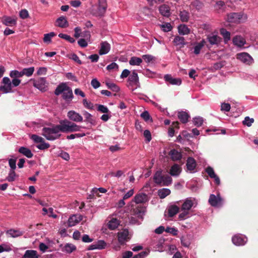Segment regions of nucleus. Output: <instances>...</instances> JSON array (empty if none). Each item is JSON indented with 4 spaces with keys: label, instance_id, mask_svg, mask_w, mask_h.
<instances>
[{
    "label": "nucleus",
    "instance_id": "obj_1",
    "mask_svg": "<svg viewBox=\"0 0 258 258\" xmlns=\"http://www.w3.org/2000/svg\"><path fill=\"white\" fill-rule=\"evenodd\" d=\"M54 94L57 96L62 94V98L68 103L71 102L74 98L72 88L65 83H61L57 86Z\"/></svg>",
    "mask_w": 258,
    "mask_h": 258
},
{
    "label": "nucleus",
    "instance_id": "obj_2",
    "mask_svg": "<svg viewBox=\"0 0 258 258\" xmlns=\"http://www.w3.org/2000/svg\"><path fill=\"white\" fill-rule=\"evenodd\" d=\"M59 124L60 132L62 133H71L80 131L81 128V126L68 119L60 120Z\"/></svg>",
    "mask_w": 258,
    "mask_h": 258
},
{
    "label": "nucleus",
    "instance_id": "obj_3",
    "mask_svg": "<svg viewBox=\"0 0 258 258\" xmlns=\"http://www.w3.org/2000/svg\"><path fill=\"white\" fill-rule=\"evenodd\" d=\"M21 80L17 78H13L12 81H11L9 78L5 77L3 78L1 82V84L4 85L5 88V91L6 93L13 92L12 87H17L21 83Z\"/></svg>",
    "mask_w": 258,
    "mask_h": 258
},
{
    "label": "nucleus",
    "instance_id": "obj_4",
    "mask_svg": "<svg viewBox=\"0 0 258 258\" xmlns=\"http://www.w3.org/2000/svg\"><path fill=\"white\" fill-rule=\"evenodd\" d=\"M107 8L106 0H98V11L92 12L94 16L102 17L104 16Z\"/></svg>",
    "mask_w": 258,
    "mask_h": 258
},
{
    "label": "nucleus",
    "instance_id": "obj_5",
    "mask_svg": "<svg viewBox=\"0 0 258 258\" xmlns=\"http://www.w3.org/2000/svg\"><path fill=\"white\" fill-rule=\"evenodd\" d=\"M223 199L219 194L217 196L211 194L209 199V203L212 207H221L223 205Z\"/></svg>",
    "mask_w": 258,
    "mask_h": 258
},
{
    "label": "nucleus",
    "instance_id": "obj_6",
    "mask_svg": "<svg viewBox=\"0 0 258 258\" xmlns=\"http://www.w3.org/2000/svg\"><path fill=\"white\" fill-rule=\"evenodd\" d=\"M30 139L36 143H40L37 146V147L40 150H44L48 148V144L44 142V139L36 135H32Z\"/></svg>",
    "mask_w": 258,
    "mask_h": 258
},
{
    "label": "nucleus",
    "instance_id": "obj_7",
    "mask_svg": "<svg viewBox=\"0 0 258 258\" xmlns=\"http://www.w3.org/2000/svg\"><path fill=\"white\" fill-rule=\"evenodd\" d=\"M0 19L1 22L7 26L12 27L17 24V19L15 17L4 16L0 18Z\"/></svg>",
    "mask_w": 258,
    "mask_h": 258
},
{
    "label": "nucleus",
    "instance_id": "obj_8",
    "mask_svg": "<svg viewBox=\"0 0 258 258\" xmlns=\"http://www.w3.org/2000/svg\"><path fill=\"white\" fill-rule=\"evenodd\" d=\"M128 82L129 85L135 86L136 88L140 87L139 77L135 71H134L132 74L129 76Z\"/></svg>",
    "mask_w": 258,
    "mask_h": 258
},
{
    "label": "nucleus",
    "instance_id": "obj_9",
    "mask_svg": "<svg viewBox=\"0 0 258 258\" xmlns=\"http://www.w3.org/2000/svg\"><path fill=\"white\" fill-rule=\"evenodd\" d=\"M67 116L68 118L75 122H82L83 121V117L78 112L70 110L68 112Z\"/></svg>",
    "mask_w": 258,
    "mask_h": 258
},
{
    "label": "nucleus",
    "instance_id": "obj_10",
    "mask_svg": "<svg viewBox=\"0 0 258 258\" xmlns=\"http://www.w3.org/2000/svg\"><path fill=\"white\" fill-rule=\"evenodd\" d=\"M242 16L240 13H231L227 15V21L230 23H238Z\"/></svg>",
    "mask_w": 258,
    "mask_h": 258
},
{
    "label": "nucleus",
    "instance_id": "obj_11",
    "mask_svg": "<svg viewBox=\"0 0 258 258\" xmlns=\"http://www.w3.org/2000/svg\"><path fill=\"white\" fill-rule=\"evenodd\" d=\"M237 58L243 63L250 64L252 63V57L247 53H240L237 54Z\"/></svg>",
    "mask_w": 258,
    "mask_h": 258
},
{
    "label": "nucleus",
    "instance_id": "obj_12",
    "mask_svg": "<svg viewBox=\"0 0 258 258\" xmlns=\"http://www.w3.org/2000/svg\"><path fill=\"white\" fill-rule=\"evenodd\" d=\"M46 84V80L45 78H40L34 83V86L42 91H45L46 90V87L47 85Z\"/></svg>",
    "mask_w": 258,
    "mask_h": 258
},
{
    "label": "nucleus",
    "instance_id": "obj_13",
    "mask_svg": "<svg viewBox=\"0 0 258 258\" xmlns=\"http://www.w3.org/2000/svg\"><path fill=\"white\" fill-rule=\"evenodd\" d=\"M83 219L82 215H74L71 216L68 219V226L72 227L76 225Z\"/></svg>",
    "mask_w": 258,
    "mask_h": 258
},
{
    "label": "nucleus",
    "instance_id": "obj_14",
    "mask_svg": "<svg viewBox=\"0 0 258 258\" xmlns=\"http://www.w3.org/2000/svg\"><path fill=\"white\" fill-rule=\"evenodd\" d=\"M148 197L146 194L140 193L135 196L133 202L136 204L144 203L148 201Z\"/></svg>",
    "mask_w": 258,
    "mask_h": 258
},
{
    "label": "nucleus",
    "instance_id": "obj_15",
    "mask_svg": "<svg viewBox=\"0 0 258 258\" xmlns=\"http://www.w3.org/2000/svg\"><path fill=\"white\" fill-rule=\"evenodd\" d=\"M128 237V231L127 229H124L122 231L118 233V240L121 244H123L125 241H127Z\"/></svg>",
    "mask_w": 258,
    "mask_h": 258
},
{
    "label": "nucleus",
    "instance_id": "obj_16",
    "mask_svg": "<svg viewBox=\"0 0 258 258\" xmlns=\"http://www.w3.org/2000/svg\"><path fill=\"white\" fill-rule=\"evenodd\" d=\"M168 155L170 156L171 160L173 161L180 160L182 155L181 152H178L175 149H172L169 152Z\"/></svg>",
    "mask_w": 258,
    "mask_h": 258
},
{
    "label": "nucleus",
    "instance_id": "obj_17",
    "mask_svg": "<svg viewBox=\"0 0 258 258\" xmlns=\"http://www.w3.org/2000/svg\"><path fill=\"white\" fill-rule=\"evenodd\" d=\"M232 241L234 244L237 246L244 245L246 243L245 238L240 235H235L233 236Z\"/></svg>",
    "mask_w": 258,
    "mask_h": 258
},
{
    "label": "nucleus",
    "instance_id": "obj_18",
    "mask_svg": "<svg viewBox=\"0 0 258 258\" xmlns=\"http://www.w3.org/2000/svg\"><path fill=\"white\" fill-rule=\"evenodd\" d=\"M145 212V208L138 206L134 208L132 211L133 215L138 217L139 218L143 219V216Z\"/></svg>",
    "mask_w": 258,
    "mask_h": 258
},
{
    "label": "nucleus",
    "instance_id": "obj_19",
    "mask_svg": "<svg viewBox=\"0 0 258 258\" xmlns=\"http://www.w3.org/2000/svg\"><path fill=\"white\" fill-rule=\"evenodd\" d=\"M159 11L161 15L164 17L168 18L170 15V9L167 5H162L159 8Z\"/></svg>",
    "mask_w": 258,
    "mask_h": 258
},
{
    "label": "nucleus",
    "instance_id": "obj_20",
    "mask_svg": "<svg viewBox=\"0 0 258 258\" xmlns=\"http://www.w3.org/2000/svg\"><path fill=\"white\" fill-rule=\"evenodd\" d=\"M186 166L187 169L190 172H192L197 166L196 160L192 157H188L186 160Z\"/></svg>",
    "mask_w": 258,
    "mask_h": 258
},
{
    "label": "nucleus",
    "instance_id": "obj_21",
    "mask_svg": "<svg viewBox=\"0 0 258 258\" xmlns=\"http://www.w3.org/2000/svg\"><path fill=\"white\" fill-rule=\"evenodd\" d=\"M55 25L59 27L64 28L69 26V23L65 17L61 16L57 19Z\"/></svg>",
    "mask_w": 258,
    "mask_h": 258
},
{
    "label": "nucleus",
    "instance_id": "obj_22",
    "mask_svg": "<svg viewBox=\"0 0 258 258\" xmlns=\"http://www.w3.org/2000/svg\"><path fill=\"white\" fill-rule=\"evenodd\" d=\"M164 79L171 85H180L181 84V80L180 79L173 78L170 75H165Z\"/></svg>",
    "mask_w": 258,
    "mask_h": 258
},
{
    "label": "nucleus",
    "instance_id": "obj_23",
    "mask_svg": "<svg viewBox=\"0 0 258 258\" xmlns=\"http://www.w3.org/2000/svg\"><path fill=\"white\" fill-rule=\"evenodd\" d=\"M195 199H192L191 198H187L185 200V201L183 203L181 209L183 211H188L191 207L194 206V201Z\"/></svg>",
    "mask_w": 258,
    "mask_h": 258
},
{
    "label": "nucleus",
    "instance_id": "obj_24",
    "mask_svg": "<svg viewBox=\"0 0 258 258\" xmlns=\"http://www.w3.org/2000/svg\"><path fill=\"white\" fill-rule=\"evenodd\" d=\"M24 232L19 229H11L6 231V234H9L11 237L16 238L23 235Z\"/></svg>",
    "mask_w": 258,
    "mask_h": 258
},
{
    "label": "nucleus",
    "instance_id": "obj_25",
    "mask_svg": "<svg viewBox=\"0 0 258 258\" xmlns=\"http://www.w3.org/2000/svg\"><path fill=\"white\" fill-rule=\"evenodd\" d=\"M164 175L162 174V170L157 171L153 176L154 181L157 184H161L163 181Z\"/></svg>",
    "mask_w": 258,
    "mask_h": 258
},
{
    "label": "nucleus",
    "instance_id": "obj_26",
    "mask_svg": "<svg viewBox=\"0 0 258 258\" xmlns=\"http://www.w3.org/2000/svg\"><path fill=\"white\" fill-rule=\"evenodd\" d=\"M110 48V44L106 41L102 42L101 43V47L99 51L100 55H103L107 53Z\"/></svg>",
    "mask_w": 258,
    "mask_h": 258
},
{
    "label": "nucleus",
    "instance_id": "obj_27",
    "mask_svg": "<svg viewBox=\"0 0 258 258\" xmlns=\"http://www.w3.org/2000/svg\"><path fill=\"white\" fill-rule=\"evenodd\" d=\"M207 39L211 45H218L221 41V38L216 35H209Z\"/></svg>",
    "mask_w": 258,
    "mask_h": 258
},
{
    "label": "nucleus",
    "instance_id": "obj_28",
    "mask_svg": "<svg viewBox=\"0 0 258 258\" xmlns=\"http://www.w3.org/2000/svg\"><path fill=\"white\" fill-rule=\"evenodd\" d=\"M39 256L36 250H27L22 258H39Z\"/></svg>",
    "mask_w": 258,
    "mask_h": 258
},
{
    "label": "nucleus",
    "instance_id": "obj_29",
    "mask_svg": "<svg viewBox=\"0 0 258 258\" xmlns=\"http://www.w3.org/2000/svg\"><path fill=\"white\" fill-rule=\"evenodd\" d=\"M83 115L84 116L85 119V121L90 123L91 125H95L96 124V121L93 117V116L86 111H83Z\"/></svg>",
    "mask_w": 258,
    "mask_h": 258
},
{
    "label": "nucleus",
    "instance_id": "obj_30",
    "mask_svg": "<svg viewBox=\"0 0 258 258\" xmlns=\"http://www.w3.org/2000/svg\"><path fill=\"white\" fill-rule=\"evenodd\" d=\"M18 151L20 153L23 154L28 158H31L33 156L31 151L29 149L25 147H21L19 149Z\"/></svg>",
    "mask_w": 258,
    "mask_h": 258
},
{
    "label": "nucleus",
    "instance_id": "obj_31",
    "mask_svg": "<svg viewBox=\"0 0 258 258\" xmlns=\"http://www.w3.org/2000/svg\"><path fill=\"white\" fill-rule=\"evenodd\" d=\"M181 171V168L180 166L177 164H174L170 170L169 173L172 176H177Z\"/></svg>",
    "mask_w": 258,
    "mask_h": 258
},
{
    "label": "nucleus",
    "instance_id": "obj_32",
    "mask_svg": "<svg viewBox=\"0 0 258 258\" xmlns=\"http://www.w3.org/2000/svg\"><path fill=\"white\" fill-rule=\"evenodd\" d=\"M233 43L235 45L241 47L245 43L244 39L240 36H236L233 38Z\"/></svg>",
    "mask_w": 258,
    "mask_h": 258
},
{
    "label": "nucleus",
    "instance_id": "obj_33",
    "mask_svg": "<svg viewBox=\"0 0 258 258\" xmlns=\"http://www.w3.org/2000/svg\"><path fill=\"white\" fill-rule=\"evenodd\" d=\"M178 117L181 122L185 123L188 121L189 115L186 112L181 111L178 112Z\"/></svg>",
    "mask_w": 258,
    "mask_h": 258
},
{
    "label": "nucleus",
    "instance_id": "obj_34",
    "mask_svg": "<svg viewBox=\"0 0 258 258\" xmlns=\"http://www.w3.org/2000/svg\"><path fill=\"white\" fill-rule=\"evenodd\" d=\"M179 16L182 22H187L189 18V14L185 10L180 11Z\"/></svg>",
    "mask_w": 258,
    "mask_h": 258
},
{
    "label": "nucleus",
    "instance_id": "obj_35",
    "mask_svg": "<svg viewBox=\"0 0 258 258\" xmlns=\"http://www.w3.org/2000/svg\"><path fill=\"white\" fill-rule=\"evenodd\" d=\"M18 176L19 175L16 174V173L15 171V170H10L8 176L6 178V180L8 181L9 182H13L16 180V178L18 177Z\"/></svg>",
    "mask_w": 258,
    "mask_h": 258
},
{
    "label": "nucleus",
    "instance_id": "obj_36",
    "mask_svg": "<svg viewBox=\"0 0 258 258\" xmlns=\"http://www.w3.org/2000/svg\"><path fill=\"white\" fill-rule=\"evenodd\" d=\"M173 42L176 45H181V46H183L186 44V42H185V39L183 37L176 36L175 37Z\"/></svg>",
    "mask_w": 258,
    "mask_h": 258
},
{
    "label": "nucleus",
    "instance_id": "obj_37",
    "mask_svg": "<svg viewBox=\"0 0 258 258\" xmlns=\"http://www.w3.org/2000/svg\"><path fill=\"white\" fill-rule=\"evenodd\" d=\"M180 240L182 245L184 247H188L191 243L190 236L189 235L182 236Z\"/></svg>",
    "mask_w": 258,
    "mask_h": 258
},
{
    "label": "nucleus",
    "instance_id": "obj_38",
    "mask_svg": "<svg viewBox=\"0 0 258 258\" xmlns=\"http://www.w3.org/2000/svg\"><path fill=\"white\" fill-rule=\"evenodd\" d=\"M179 211V208L176 205H172L169 207L168 215L170 217L175 215Z\"/></svg>",
    "mask_w": 258,
    "mask_h": 258
},
{
    "label": "nucleus",
    "instance_id": "obj_39",
    "mask_svg": "<svg viewBox=\"0 0 258 258\" xmlns=\"http://www.w3.org/2000/svg\"><path fill=\"white\" fill-rule=\"evenodd\" d=\"M178 29L180 34L186 35L190 32V29L185 25H180L178 26Z\"/></svg>",
    "mask_w": 258,
    "mask_h": 258
},
{
    "label": "nucleus",
    "instance_id": "obj_40",
    "mask_svg": "<svg viewBox=\"0 0 258 258\" xmlns=\"http://www.w3.org/2000/svg\"><path fill=\"white\" fill-rule=\"evenodd\" d=\"M170 190L168 188H162L158 191V196L160 199H164L170 194Z\"/></svg>",
    "mask_w": 258,
    "mask_h": 258
},
{
    "label": "nucleus",
    "instance_id": "obj_41",
    "mask_svg": "<svg viewBox=\"0 0 258 258\" xmlns=\"http://www.w3.org/2000/svg\"><path fill=\"white\" fill-rule=\"evenodd\" d=\"M119 225L118 220L116 218H112L108 223V227L110 230H114Z\"/></svg>",
    "mask_w": 258,
    "mask_h": 258
},
{
    "label": "nucleus",
    "instance_id": "obj_42",
    "mask_svg": "<svg viewBox=\"0 0 258 258\" xmlns=\"http://www.w3.org/2000/svg\"><path fill=\"white\" fill-rule=\"evenodd\" d=\"M142 58L136 56L132 57L129 61L130 64L132 66H139L142 62Z\"/></svg>",
    "mask_w": 258,
    "mask_h": 258
},
{
    "label": "nucleus",
    "instance_id": "obj_43",
    "mask_svg": "<svg viewBox=\"0 0 258 258\" xmlns=\"http://www.w3.org/2000/svg\"><path fill=\"white\" fill-rule=\"evenodd\" d=\"M34 67H30L29 68L23 69L22 71V76H26L27 77L31 76L34 72Z\"/></svg>",
    "mask_w": 258,
    "mask_h": 258
},
{
    "label": "nucleus",
    "instance_id": "obj_44",
    "mask_svg": "<svg viewBox=\"0 0 258 258\" xmlns=\"http://www.w3.org/2000/svg\"><path fill=\"white\" fill-rule=\"evenodd\" d=\"M220 34L223 36L224 41L227 42L230 39V33L225 28H222L220 30Z\"/></svg>",
    "mask_w": 258,
    "mask_h": 258
},
{
    "label": "nucleus",
    "instance_id": "obj_45",
    "mask_svg": "<svg viewBox=\"0 0 258 258\" xmlns=\"http://www.w3.org/2000/svg\"><path fill=\"white\" fill-rule=\"evenodd\" d=\"M205 41L203 40L200 42L198 43L194 47V53L196 54H199L200 52L201 49L205 44Z\"/></svg>",
    "mask_w": 258,
    "mask_h": 258
},
{
    "label": "nucleus",
    "instance_id": "obj_46",
    "mask_svg": "<svg viewBox=\"0 0 258 258\" xmlns=\"http://www.w3.org/2000/svg\"><path fill=\"white\" fill-rule=\"evenodd\" d=\"M10 77L12 78H17L22 77V71L19 72L17 70H13L10 73Z\"/></svg>",
    "mask_w": 258,
    "mask_h": 258
},
{
    "label": "nucleus",
    "instance_id": "obj_47",
    "mask_svg": "<svg viewBox=\"0 0 258 258\" xmlns=\"http://www.w3.org/2000/svg\"><path fill=\"white\" fill-rule=\"evenodd\" d=\"M163 180L161 184L164 186H168L171 183L172 179L169 175L166 174L164 175Z\"/></svg>",
    "mask_w": 258,
    "mask_h": 258
},
{
    "label": "nucleus",
    "instance_id": "obj_48",
    "mask_svg": "<svg viewBox=\"0 0 258 258\" xmlns=\"http://www.w3.org/2000/svg\"><path fill=\"white\" fill-rule=\"evenodd\" d=\"M58 37L68 41L71 43H74L75 42V40L73 37H71L70 35L67 34L59 33L58 34Z\"/></svg>",
    "mask_w": 258,
    "mask_h": 258
},
{
    "label": "nucleus",
    "instance_id": "obj_49",
    "mask_svg": "<svg viewBox=\"0 0 258 258\" xmlns=\"http://www.w3.org/2000/svg\"><path fill=\"white\" fill-rule=\"evenodd\" d=\"M106 85L108 88L111 90L112 91L118 92L119 91V88L115 84L109 82H106Z\"/></svg>",
    "mask_w": 258,
    "mask_h": 258
},
{
    "label": "nucleus",
    "instance_id": "obj_50",
    "mask_svg": "<svg viewBox=\"0 0 258 258\" xmlns=\"http://www.w3.org/2000/svg\"><path fill=\"white\" fill-rule=\"evenodd\" d=\"M59 132H60V124L53 125L52 128H49V134H59Z\"/></svg>",
    "mask_w": 258,
    "mask_h": 258
},
{
    "label": "nucleus",
    "instance_id": "obj_51",
    "mask_svg": "<svg viewBox=\"0 0 258 258\" xmlns=\"http://www.w3.org/2000/svg\"><path fill=\"white\" fill-rule=\"evenodd\" d=\"M49 217H52L53 218H57L60 215V213L58 212L57 210H54L52 208H49Z\"/></svg>",
    "mask_w": 258,
    "mask_h": 258
},
{
    "label": "nucleus",
    "instance_id": "obj_52",
    "mask_svg": "<svg viewBox=\"0 0 258 258\" xmlns=\"http://www.w3.org/2000/svg\"><path fill=\"white\" fill-rule=\"evenodd\" d=\"M193 122L194 124L199 127L201 126L204 122V119L201 117H196L193 119Z\"/></svg>",
    "mask_w": 258,
    "mask_h": 258
},
{
    "label": "nucleus",
    "instance_id": "obj_53",
    "mask_svg": "<svg viewBox=\"0 0 258 258\" xmlns=\"http://www.w3.org/2000/svg\"><path fill=\"white\" fill-rule=\"evenodd\" d=\"M165 232L170 233L173 236H176L178 234V230L174 227H167L165 229Z\"/></svg>",
    "mask_w": 258,
    "mask_h": 258
},
{
    "label": "nucleus",
    "instance_id": "obj_54",
    "mask_svg": "<svg viewBox=\"0 0 258 258\" xmlns=\"http://www.w3.org/2000/svg\"><path fill=\"white\" fill-rule=\"evenodd\" d=\"M96 105H97V110L98 111L104 113H107L109 112V110L106 106L101 104H96Z\"/></svg>",
    "mask_w": 258,
    "mask_h": 258
},
{
    "label": "nucleus",
    "instance_id": "obj_55",
    "mask_svg": "<svg viewBox=\"0 0 258 258\" xmlns=\"http://www.w3.org/2000/svg\"><path fill=\"white\" fill-rule=\"evenodd\" d=\"M64 250L68 253H71L76 249L75 245L72 244H67L64 247Z\"/></svg>",
    "mask_w": 258,
    "mask_h": 258
},
{
    "label": "nucleus",
    "instance_id": "obj_56",
    "mask_svg": "<svg viewBox=\"0 0 258 258\" xmlns=\"http://www.w3.org/2000/svg\"><path fill=\"white\" fill-rule=\"evenodd\" d=\"M206 172L211 178L213 177H215V176L216 175L214 171L213 168L211 166H208V167L206 168Z\"/></svg>",
    "mask_w": 258,
    "mask_h": 258
},
{
    "label": "nucleus",
    "instance_id": "obj_57",
    "mask_svg": "<svg viewBox=\"0 0 258 258\" xmlns=\"http://www.w3.org/2000/svg\"><path fill=\"white\" fill-rule=\"evenodd\" d=\"M224 65L225 61L217 62L213 64L212 69L214 70H218L223 67Z\"/></svg>",
    "mask_w": 258,
    "mask_h": 258
},
{
    "label": "nucleus",
    "instance_id": "obj_58",
    "mask_svg": "<svg viewBox=\"0 0 258 258\" xmlns=\"http://www.w3.org/2000/svg\"><path fill=\"white\" fill-rule=\"evenodd\" d=\"M253 122L254 119L253 118H250L248 116H246L243 121V124L246 125L247 126H250Z\"/></svg>",
    "mask_w": 258,
    "mask_h": 258
},
{
    "label": "nucleus",
    "instance_id": "obj_59",
    "mask_svg": "<svg viewBox=\"0 0 258 258\" xmlns=\"http://www.w3.org/2000/svg\"><path fill=\"white\" fill-rule=\"evenodd\" d=\"M83 104L84 107L88 109H93V104L90 101H88L86 99H84L83 100Z\"/></svg>",
    "mask_w": 258,
    "mask_h": 258
},
{
    "label": "nucleus",
    "instance_id": "obj_60",
    "mask_svg": "<svg viewBox=\"0 0 258 258\" xmlns=\"http://www.w3.org/2000/svg\"><path fill=\"white\" fill-rule=\"evenodd\" d=\"M97 249H102L105 248L106 243L103 240H99L96 243Z\"/></svg>",
    "mask_w": 258,
    "mask_h": 258
},
{
    "label": "nucleus",
    "instance_id": "obj_61",
    "mask_svg": "<svg viewBox=\"0 0 258 258\" xmlns=\"http://www.w3.org/2000/svg\"><path fill=\"white\" fill-rule=\"evenodd\" d=\"M19 15L21 18L25 19L29 17V13L27 10L23 9L20 12Z\"/></svg>",
    "mask_w": 258,
    "mask_h": 258
},
{
    "label": "nucleus",
    "instance_id": "obj_62",
    "mask_svg": "<svg viewBox=\"0 0 258 258\" xmlns=\"http://www.w3.org/2000/svg\"><path fill=\"white\" fill-rule=\"evenodd\" d=\"M162 28L163 29V31L164 32H169L171 30L172 27L171 24L169 23H165V24H163L161 26Z\"/></svg>",
    "mask_w": 258,
    "mask_h": 258
},
{
    "label": "nucleus",
    "instance_id": "obj_63",
    "mask_svg": "<svg viewBox=\"0 0 258 258\" xmlns=\"http://www.w3.org/2000/svg\"><path fill=\"white\" fill-rule=\"evenodd\" d=\"M9 164L11 167V170H15L16 168V159H10L9 160Z\"/></svg>",
    "mask_w": 258,
    "mask_h": 258
},
{
    "label": "nucleus",
    "instance_id": "obj_64",
    "mask_svg": "<svg viewBox=\"0 0 258 258\" xmlns=\"http://www.w3.org/2000/svg\"><path fill=\"white\" fill-rule=\"evenodd\" d=\"M231 108L230 104L223 103L221 105V110L222 111H229Z\"/></svg>",
    "mask_w": 258,
    "mask_h": 258
}]
</instances>
